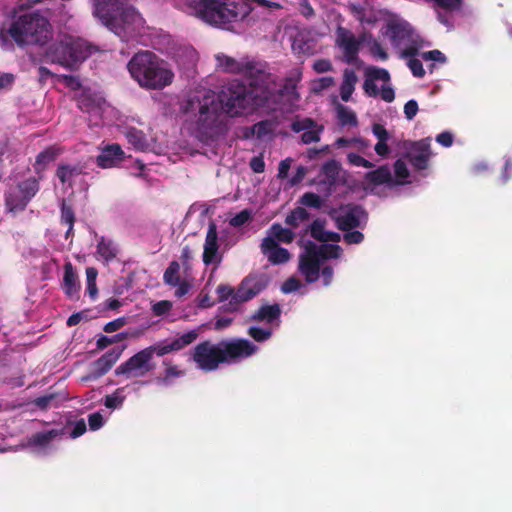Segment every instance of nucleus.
Here are the masks:
<instances>
[{"mask_svg":"<svg viewBox=\"0 0 512 512\" xmlns=\"http://www.w3.org/2000/svg\"><path fill=\"white\" fill-rule=\"evenodd\" d=\"M185 13L193 15L205 23L231 29L235 23L254 19V15L266 10L282 8L278 0H173Z\"/></svg>","mask_w":512,"mask_h":512,"instance_id":"1","label":"nucleus"},{"mask_svg":"<svg viewBox=\"0 0 512 512\" xmlns=\"http://www.w3.org/2000/svg\"><path fill=\"white\" fill-rule=\"evenodd\" d=\"M310 233L321 243L308 241L303 245V252L299 256V271L308 283L321 279L323 286H329L334 271L328 262L339 259L343 254L342 248L336 244L340 241V235L327 231L321 220L311 224Z\"/></svg>","mask_w":512,"mask_h":512,"instance_id":"2","label":"nucleus"},{"mask_svg":"<svg viewBox=\"0 0 512 512\" xmlns=\"http://www.w3.org/2000/svg\"><path fill=\"white\" fill-rule=\"evenodd\" d=\"M180 109L190 119L192 133L202 142L224 135L229 128L228 115L221 111L214 94L207 91L190 94Z\"/></svg>","mask_w":512,"mask_h":512,"instance_id":"3","label":"nucleus"},{"mask_svg":"<svg viewBox=\"0 0 512 512\" xmlns=\"http://www.w3.org/2000/svg\"><path fill=\"white\" fill-rule=\"evenodd\" d=\"M249 81V88L239 81L225 86L219 94L222 110L229 117H239L252 112L257 107L268 106L276 89L274 77L271 75L269 89L259 76Z\"/></svg>","mask_w":512,"mask_h":512,"instance_id":"4","label":"nucleus"},{"mask_svg":"<svg viewBox=\"0 0 512 512\" xmlns=\"http://www.w3.org/2000/svg\"><path fill=\"white\" fill-rule=\"evenodd\" d=\"M259 347L243 338L225 340L219 343L209 341L198 344L193 353V360L198 368L214 371L221 363L235 364L256 354Z\"/></svg>","mask_w":512,"mask_h":512,"instance_id":"5","label":"nucleus"},{"mask_svg":"<svg viewBox=\"0 0 512 512\" xmlns=\"http://www.w3.org/2000/svg\"><path fill=\"white\" fill-rule=\"evenodd\" d=\"M93 14L101 23L123 41L141 33L144 19L124 0H93Z\"/></svg>","mask_w":512,"mask_h":512,"instance_id":"6","label":"nucleus"},{"mask_svg":"<svg viewBox=\"0 0 512 512\" xmlns=\"http://www.w3.org/2000/svg\"><path fill=\"white\" fill-rule=\"evenodd\" d=\"M127 67L131 77L144 89H164L175 77L167 61L147 50L136 53Z\"/></svg>","mask_w":512,"mask_h":512,"instance_id":"7","label":"nucleus"},{"mask_svg":"<svg viewBox=\"0 0 512 512\" xmlns=\"http://www.w3.org/2000/svg\"><path fill=\"white\" fill-rule=\"evenodd\" d=\"M50 34V24L45 17L38 13H25L14 18L8 28L0 30V43L9 49L12 44L8 38L11 37L18 46L43 45Z\"/></svg>","mask_w":512,"mask_h":512,"instance_id":"8","label":"nucleus"},{"mask_svg":"<svg viewBox=\"0 0 512 512\" xmlns=\"http://www.w3.org/2000/svg\"><path fill=\"white\" fill-rule=\"evenodd\" d=\"M197 336V332L193 330L174 339L147 347L119 365L115 373L116 375H125L127 378L142 377L154 368L151 362L154 355L163 356L170 352L181 350L194 342Z\"/></svg>","mask_w":512,"mask_h":512,"instance_id":"9","label":"nucleus"},{"mask_svg":"<svg viewBox=\"0 0 512 512\" xmlns=\"http://www.w3.org/2000/svg\"><path fill=\"white\" fill-rule=\"evenodd\" d=\"M65 82L77 91L75 97L78 107L90 115L95 125H118V111L105 101L100 92L90 87L83 88L80 81L72 76H66Z\"/></svg>","mask_w":512,"mask_h":512,"instance_id":"10","label":"nucleus"},{"mask_svg":"<svg viewBox=\"0 0 512 512\" xmlns=\"http://www.w3.org/2000/svg\"><path fill=\"white\" fill-rule=\"evenodd\" d=\"M381 34L390 40L391 45L399 51L402 58L417 55L422 48L420 36L398 15H388L381 28Z\"/></svg>","mask_w":512,"mask_h":512,"instance_id":"11","label":"nucleus"},{"mask_svg":"<svg viewBox=\"0 0 512 512\" xmlns=\"http://www.w3.org/2000/svg\"><path fill=\"white\" fill-rule=\"evenodd\" d=\"M91 54L86 41L70 35H60L47 49V61L72 68Z\"/></svg>","mask_w":512,"mask_h":512,"instance_id":"12","label":"nucleus"},{"mask_svg":"<svg viewBox=\"0 0 512 512\" xmlns=\"http://www.w3.org/2000/svg\"><path fill=\"white\" fill-rule=\"evenodd\" d=\"M215 67L217 71L228 74H239L246 79H252L259 76L261 81L266 83V88L269 89L271 82V74L267 71V64L248 56L234 58L224 53H217L214 56Z\"/></svg>","mask_w":512,"mask_h":512,"instance_id":"13","label":"nucleus"},{"mask_svg":"<svg viewBox=\"0 0 512 512\" xmlns=\"http://www.w3.org/2000/svg\"><path fill=\"white\" fill-rule=\"evenodd\" d=\"M364 75L363 89L368 96H379L388 103L395 99V92L390 84V74L386 69L367 66L364 69Z\"/></svg>","mask_w":512,"mask_h":512,"instance_id":"14","label":"nucleus"},{"mask_svg":"<svg viewBox=\"0 0 512 512\" xmlns=\"http://www.w3.org/2000/svg\"><path fill=\"white\" fill-rule=\"evenodd\" d=\"M38 190V180L33 176L11 185L6 193L7 210L12 213L24 210Z\"/></svg>","mask_w":512,"mask_h":512,"instance_id":"15","label":"nucleus"},{"mask_svg":"<svg viewBox=\"0 0 512 512\" xmlns=\"http://www.w3.org/2000/svg\"><path fill=\"white\" fill-rule=\"evenodd\" d=\"M367 41V34L356 37L350 30L338 27L336 30V45L343 53L344 61L348 64L361 63L358 53L362 43Z\"/></svg>","mask_w":512,"mask_h":512,"instance_id":"16","label":"nucleus"},{"mask_svg":"<svg viewBox=\"0 0 512 512\" xmlns=\"http://www.w3.org/2000/svg\"><path fill=\"white\" fill-rule=\"evenodd\" d=\"M291 129L295 133H301V141L303 144H311L319 142L321 134L324 130L323 125L318 124L311 118L296 117L291 124Z\"/></svg>","mask_w":512,"mask_h":512,"instance_id":"17","label":"nucleus"},{"mask_svg":"<svg viewBox=\"0 0 512 512\" xmlns=\"http://www.w3.org/2000/svg\"><path fill=\"white\" fill-rule=\"evenodd\" d=\"M334 217L340 229L348 230L364 223L367 215L359 206H345L336 211Z\"/></svg>","mask_w":512,"mask_h":512,"instance_id":"18","label":"nucleus"},{"mask_svg":"<svg viewBox=\"0 0 512 512\" xmlns=\"http://www.w3.org/2000/svg\"><path fill=\"white\" fill-rule=\"evenodd\" d=\"M432 156L431 139L425 138L413 142L407 151V158L417 170L426 169Z\"/></svg>","mask_w":512,"mask_h":512,"instance_id":"19","label":"nucleus"},{"mask_svg":"<svg viewBox=\"0 0 512 512\" xmlns=\"http://www.w3.org/2000/svg\"><path fill=\"white\" fill-rule=\"evenodd\" d=\"M267 285V279L263 275H251L246 277L234 297L236 301L245 302L258 295Z\"/></svg>","mask_w":512,"mask_h":512,"instance_id":"20","label":"nucleus"},{"mask_svg":"<svg viewBox=\"0 0 512 512\" xmlns=\"http://www.w3.org/2000/svg\"><path fill=\"white\" fill-rule=\"evenodd\" d=\"M364 181L366 190H369L371 193H377L376 189L380 186L388 189L394 188L392 171L387 165L380 166L366 173Z\"/></svg>","mask_w":512,"mask_h":512,"instance_id":"21","label":"nucleus"},{"mask_svg":"<svg viewBox=\"0 0 512 512\" xmlns=\"http://www.w3.org/2000/svg\"><path fill=\"white\" fill-rule=\"evenodd\" d=\"M124 158L125 153L119 144H107L100 148L96 163L99 167L108 169L118 166Z\"/></svg>","mask_w":512,"mask_h":512,"instance_id":"22","label":"nucleus"},{"mask_svg":"<svg viewBox=\"0 0 512 512\" xmlns=\"http://www.w3.org/2000/svg\"><path fill=\"white\" fill-rule=\"evenodd\" d=\"M218 236L217 229L214 224L209 225L206 239L204 243L203 251V262L206 265L219 264L221 261V255L218 251Z\"/></svg>","mask_w":512,"mask_h":512,"instance_id":"23","label":"nucleus"},{"mask_svg":"<svg viewBox=\"0 0 512 512\" xmlns=\"http://www.w3.org/2000/svg\"><path fill=\"white\" fill-rule=\"evenodd\" d=\"M261 250L268 261L274 265L287 262L290 259L289 252L278 245L271 237H265L261 244Z\"/></svg>","mask_w":512,"mask_h":512,"instance_id":"24","label":"nucleus"},{"mask_svg":"<svg viewBox=\"0 0 512 512\" xmlns=\"http://www.w3.org/2000/svg\"><path fill=\"white\" fill-rule=\"evenodd\" d=\"M277 124L272 120H263L242 130L245 139L269 140L273 137Z\"/></svg>","mask_w":512,"mask_h":512,"instance_id":"25","label":"nucleus"},{"mask_svg":"<svg viewBox=\"0 0 512 512\" xmlns=\"http://www.w3.org/2000/svg\"><path fill=\"white\" fill-rule=\"evenodd\" d=\"M280 314L281 309L278 304L263 305L253 315V319L275 330L280 323Z\"/></svg>","mask_w":512,"mask_h":512,"instance_id":"26","label":"nucleus"},{"mask_svg":"<svg viewBox=\"0 0 512 512\" xmlns=\"http://www.w3.org/2000/svg\"><path fill=\"white\" fill-rule=\"evenodd\" d=\"M130 145L138 151H154V140L147 137L143 131L136 128H127L124 132Z\"/></svg>","mask_w":512,"mask_h":512,"instance_id":"27","label":"nucleus"},{"mask_svg":"<svg viewBox=\"0 0 512 512\" xmlns=\"http://www.w3.org/2000/svg\"><path fill=\"white\" fill-rule=\"evenodd\" d=\"M340 172V167L338 163L334 160L326 162L320 172V182H322L326 188L325 193L330 194L332 191V187L335 185Z\"/></svg>","mask_w":512,"mask_h":512,"instance_id":"28","label":"nucleus"},{"mask_svg":"<svg viewBox=\"0 0 512 512\" xmlns=\"http://www.w3.org/2000/svg\"><path fill=\"white\" fill-rule=\"evenodd\" d=\"M58 430L44 431L34 434L29 440V446L33 447L37 452H45L50 448L51 442L59 436Z\"/></svg>","mask_w":512,"mask_h":512,"instance_id":"29","label":"nucleus"},{"mask_svg":"<svg viewBox=\"0 0 512 512\" xmlns=\"http://www.w3.org/2000/svg\"><path fill=\"white\" fill-rule=\"evenodd\" d=\"M118 253L117 245L110 239L102 237L97 244L96 258L105 264L112 261Z\"/></svg>","mask_w":512,"mask_h":512,"instance_id":"30","label":"nucleus"},{"mask_svg":"<svg viewBox=\"0 0 512 512\" xmlns=\"http://www.w3.org/2000/svg\"><path fill=\"white\" fill-rule=\"evenodd\" d=\"M358 77L354 70L345 69L343 72V80L340 85V96L344 102H348L355 90Z\"/></svg>","mask_w":512,"mask_h":512,"instance_id":"31","label":"nucleus"},{"mask_svg":"<svg viewBox=\"0 0 512 512\" xmlns=\"http://www.w3.org/2000/svg\"><path fill=\"white\" fill-rule=\"evenodd\" d=\"M393 184L394 188L401 185L412 183V175L403 159H398L393 165Z\"/></svg>","mask_w":512,"mask_h":512,"instance_id":"32","label":"nucleus"},{"mask_svg":"<svg viewBox=\"0 0 512 512\" xmlns=\"http://www.w3.org/2000/svg\"><path fill=\"white\" fill-rule=\"evenodd\" d=\"M173 58L180 67L193 65L197 60L196 50L188 45L180 46L174 53Z\"/></svg>","mask_w":512,"mask_h":512,"instance_id":"33","label":"nucleus"},{"mask_svg":"<svg viewBox=\"0 0 512 512\" xmlns=\"http://www.w3.org/2000/svg\"><path fill=\"white\" fill-rule=\"evenodd\" d=\"M78 289L77 275L71 263H67L64 269L63 290L69 297H73L77 294Z\"/></svg>","mask_w":512,"mask_h":512,"instance_id":"34","label":"nucleus"},{"mask_svg":"<svg viewBox=\"0 0 512 512\" xmlns=\"http://www.w3.org/2000/svg\"><path fill=\"white\" fill-rule=\"evenodd\" d=\"M336 116L342 127H357L358 119L356 113L349 107L342 104L336 106Z\"/></svg>","mask_w":512,"mask_h":512,"instance_id":"35","label":"nucleus"},{"mask_svg":"<svg viewBox=\"0 0 512 512\" xmlns=\"http://www.w3.org/2000/svg\"><path fill=\"white\" fill-rule=\"evenodd\" d=\"M61 153V150L57 147H49L46 150L38 154L35 161V171L40 173L46 166L54 161L56 157Z\"/></svg>","mask_w":512,"mask_h":512,"instance_id":"36","label":"nucleus"},{"mask_svg":"<svg viewBox=\"0 0 512 512\" xmlns=\"http://www.w3.org/2000/svg\"><path fill=\"white\" fill-rule=\"evenodd\" d=\"M267 237H271L277 243H290L294 239V233L288 228H284L279 224H274L269 229Z\"/></svg>","mask_w":512,"mask_h":512,"instance_id":"37","label":"nucleus"},{"mask_svg":"<svg viewBox=\"0 0 512 512\" xmlns=\"http://www.w3.org/2000/svg\"><path fill=\"white\" fill-rule=\"evenodd\" d=\"M292 49L299 54H313L315 47L312 41L306 40L304 35L298 34L292 43Z\"/></svg>","mask_w":512,"mask_h":512,"instance_id":"38","label":"nucleus"},{"mask_svg":"<svg viewBox=\"0 0 512 512\" xmlns=\"http://www.w3.org/2000/svg\"><path fill=\"white\" fill-rule=\"evenodd\" d=\"M274 329L269 326L252 325L248 329V334L257 342H264L268 340Z\"/></svg>","mask_w":512,"mask_h":512,"instance_id":"39","label":"nucleus"},{"mask_svg":"<svg viewBox=\"0 0 512 512\" xmlns=\"http://www.w3.org/2000/svg\"><path fill=\"white\" fill-rule=\"evenodd\" d=\"M124 391L125 388L121 387L116 389L112 394L107 395L104 400V405L109 409L121 408L126 398Z\"/></svg>","mask_w":512,"mask_h":512,"instance_id":"40","label":"nucleus"},{"mask_svg":"<svg viewBox=\"0 0 512 512\" xmlns=\"http://www.w3.org/2000/svg\"><path fill=\"white\" fill-rule=\"evenodd\" d=\"M370 54L377 60L385 61L388 59V53L382 44L367 34V41Z\"/></svg>","mask_w":512,"mask_h":512,"instance_id":"41","label":"nucleus"},{"mask_svg":"<svg viewBox=\"0 0 512 512\" xmlns=\"http://www.w3.org/2000/svg\"><path fill=\"white\" fill-rule=\"evenodd\" d=\"M180 264L176 261L170 263L164 272V282L170 286L177 285L180 280Z\"/></svg>","mask_w":512,"mask_h":512,"instance_id":"42","label":"nucleus"},{"mask_svg":"<svg viewBox=\"0 0 512 512\" xmlns=\"http://www.w3.org/2000/svg\"><path fill=\"white\" fill-rule=\"evenodd\" d=\"M334 146L337 148L356 147L360 151H364L365 149H367L369 147V144L362 138H351V139L338 138L335 141Z\"/></svg>","mask_w":512,"mask_h":512,"instance_id":"43","label":"nucleus"},{"mask_svg":"<svg viewBox=\"0 0 512 512\" xmlns=\"http://www.w3.org/2000/svg\"><path fill=\"white\" fill-rule=\"evenodd\" d=\"M308 218L309 214L306 209L303 207H297L286 217V223L292 227H297Z\"/></svg>","mask_w":512,"mask_h":512,"instance_id":"44","label":"nucleus"},{"mask_svg":"<svg viewBox=\"0 0 512 512\" xmlns=\"http://www.w3.org/2000/svg\"><path fill=\"white\" fill-rule=\"evenodd\" d=\"M216 293L218 296V300L221 302L229 300V303L231 305H237L238 303H240V301L235 300L234 295L236 291H234L233 288L230 287L229 285L220 284L216 289Z\"/></svg>","mask_w":512,"mask_h":512,"instance_id":"45","label":"nucleus"},{"mask_svg":"<svg viewBox=\"0 0 512 512\" xmlns=\"http://www.w3.org/2000/svg\"><path fill=\"white\" fill-rule=\"evenodd\" d=\"M94 366V371L92 374L86 376V377H83L82 380L83 381H88V380H92V379H97L98 377H101L103 376L104 374H106L111 368L112 366H110L105 360H103V358H99L97 361L94 362L93 364Z\"/></svg>","mask_w":512,"mask_h":512,"instance_id":"46","label":"nucleus"},{"mask_svg":"<svg viewBox=\"0 0 512 512\" xmlns=\"http://www.w3.org/2000/svg\"><path fill=\"white\" fill-rule=\"evenodd\" d=\"M78 169L69 165H61L57 169V176L63 184L71 185L72 178L77 175Z\"/></svg>","mask_w":512,"mask_h":512,"instance_id":"47","label":"nucleus"},{"mask_svg":"<svg viewBox=\"0 0 512 512\" xmlns=\"http://www.w3.org/2000/svg\"><path fill=\"white\" fill-rule=\"evenodd\" d=\"M335 84L334 78L331 76H325L315 79L311 83V90L314 93H321L322 91L330 88Z\"/></svg>","mask_w":512,"mask_h":512,"instance_id":"48","label":"nucleus"},{"mask_svg":"<svg viewBox=\"0 0 512 512\" xmlns=\"http://www.w3.org/2000/svg\"><path fill=\"white\" fill-rule=\"evenodd\" d=\"M74 213L70 207H68L64 202L61 207V220L63 223L68 225V230L66 232V238L69 237L70 233L73 230L74 226Z\"/></svg>","mask_w":512,"mask_h":512,"instance_id":"49","label":"nucleus"},{"mask_svg":"<svg viewBox=\"0 0 512 512\" xmlns=\"http://www.w3.org/2000/svg\"><path fill=\"white\" fill-rule=\"evenodd\" d=\"M350 8H351V11L354 13V15L357 17V19L361 23L370 25V24H375L376 22H378L377 17L367 18L366 17V9L363 8L361 5L351 4Z\"/></svg>","mask_w":512,"mask_h":512,"instance_id":"50","label":"nucleus"},{"mask_svg":"<svg viewBox=\"0 0 512 512\" xmlns=\"http://www.w3.org/2000/svg\"><path fill=\"white\" fill-rule=\"evenodd\" d=\"M108 417H105L101 412H95L88 416L89 429L97 431L104 426Z\"/></svg>","mask_w":512,"mask_h":512,"instance_id":"51","label":"nucleus"},{"mask_svg":"<svg viewBox=\"0 0 512 512\" xmlns=\"http://www.w3.org/2000/svg\"><path fill=\"white\" fill-rule=\"evenodd\" d=\"M252 215H253L252 210L244 209L241 212H239L238 214H236L235 216H233L230 219L229 223L233 227H240V226L246 224L248 221H250L252 218Z\"/></svg>","mask_w":512,"mask_h":512,"instance_id":"52","label":"nucleus"},{"mask_svg":"<svg viewBox=\"0 0 512 512\" xmlns=\"http://www.w3.org/2000/svg\"><path fill=\"white\" fill-rule=\"evenodd\" d=\"M301 203L308 207L320 208L323 201L319 195L307 192L301 197Z\"/></svg>","mask_w":512,"mask_h":512,"instance_id":"53","label":"nucleus"},{"mask_svg":"<svg viewBox=\"0 0 512 512\" xmlns=\"http://www.w3.org/2000/svg\"><path fill=\"white\" fill-rule=\"evenodd\" d=\"M125 347H126L125 345L115 347V348L109 350L108 352H106L101 358H103V360H105L110 366H113L117 362V360L120 358Z\"/></svg>","mask_w":512,"mask_h":512,"instance_id":"54","label":"nucleus"},{"mask_svg":"<svg viewBox=\"0 0 512 512\" xmlns=\"http://www.w3.org/2000/svg\"><path fill=\"white\" fill-rule=\"evenodd\" d=\"M347 160L351 165L356 167L372 168L374 166L372 162L352 152L348 153Z\"/></svg>","mask_w":512,"mask_h":512,"instance_id":"55","label":"nucleus"},{"mask_svg":"<svg viewBox=\"0 0 512 512\" xmlns=\"http://www.w3.org/2000/svg\"><path fill=\"white\" fill-rule=\"evenodd\" d=\"M408 58L409 59L407 65L411 70L412 74L415 77H423L425 74V70L423 68L422 62L417 58H413V56H409Z\"/></svg>","mask_w":512,"mask_h":512,"instance_id":"56","label":"nucleus"},{"mask_svg":"<svg viewBox=\"0 0 512 512\" xmlns=\"http://www.w3.org/2000/svg\"><path fill=\"white\" fill-rule=\"evenodd\" d=\"M419 55L425 61H433V62H438V63L446 62V57L440 50H431V51H427V52H422Z\"/></svg>","mask_w":512,"mask_h":512,"instance_id":"57","label":"nucleus"},{"mask_svg":"<svg viewBox=\"0 0 512 512\" xmlns=\"http://www.w3.org/2000/svg\"><path fill=\"white\" fill-rule=\"evenodd\" d=\"M126 337V334L124 333H119L117 335H114L112 337H107V336H101L98 340H97V347L99 349H104L106 347H108L109 345L117 342V341H122L123 339H125Z\"/></svg>","mask_w":512,"mask_h":512,"instance_id":"58","label":"nucleus"},{"mask_svg":"<svg viewBox=\"0 0 512 512\" xmlns=\"http://www.w3.org/2000/svg\"><path fill=\"white\" fill-rule=\"evenodd\" d=\"M171 308H172V303L170 301L162 300V301L155 303L152 306V311H153L154 315L162 316V315L166 314L167 312H169Z\"/></svg>","mask_w":512,"mask_h":512,"instance_id":"59","label":"nucleus"},{"mask_svg":"<svg viewBox=\"0 0 512 512\" xmlns=\"http://www.w3.org/2000/svg\"><path fill=\"white\" fill-rule=\"evenodd\" d=\"M372 132L378 141H390V133L383 125L374 124L372 126Z\"/></svg>","mask_w":512,"mask_h":512,"instance_id":"60","label":"nucleus"},{"mask_svg":"<svg viewBox=\"0 0 512 512\" xmlns=\"http://www.w3.org/2000/svg\"><path fill=\"white\" fill-rule=\"evenodd\" d=\"M313 69L317 73H325L332 70V63L328 59H318L313 63Z\"/></svg>","mask_w":512,"mask_h":512,"instance_id":"61","label":"nucleus"},{"mask_svg":"<svg viewBox=\"0 0 512 512\" xmlns=\"http://www.w3.org/2000/svg\"><path fill=\"white\" fill-rule=\"evenodd\" d=\"M301 286L302 285L299 282V280H297L295 278H289L288 280H286L283 283L281 290L283 293L288 294V293L297 291Z\"/></svg>","mask_w":512,"mask_h":512,"instance_id":"62","label":"nucleus"},{"mask_svg":"<svg viewBox=\"0 0 512 512\" xmlns=\"http://www.w3.org/2000/svg\"><path fill=\"white\" fill-rule=\"evenodd\" d=\"M418 112V104L415 100H409L404 106V114L408 120H412Z\"/></svg>","mask_w":512,"mask_h":512,"instance_id":"63","label":"nucleus"},{"mask_svg":"<svg viewBox=\"0 0 512 512\" xmlns=\"http://www.w3.org/2000/svg\"><path fill=\"white\" fill-rule=\"evenodd\" d=\"M363 239L364 236L359 231H350L344 234V240L348 244H359Z\"/></svg>","mask_w":512,"mask_h":512,"instance_id":"64","label":"nucleus"}]
</instances>
